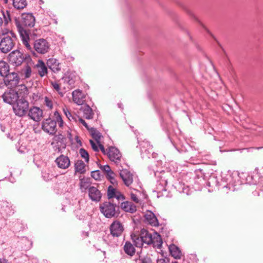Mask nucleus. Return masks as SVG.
<instances>
[{
	"instance_id": "nucleus-1",
	"label": "nucleus",
	"mask_w": 263,
	"mask_h": 263,
	"mask_svg": "<svg viewBox=\"0 0 263 263\" xmlns=\"http://www.w3.org/2000/svg\"><path fill=\"white\" fill-rule=\"evenodd\" d=\"M14 21L23 44L27 50L32 51V48L29 43V31L27 28L34 26L35 17L31 13H23L20 17H15Z\"/></svg>"
},
{
	"instance_id": "nucleus-2",
	"label": "nucleus",
	"mask_w": 263,
	"mask_h": 263,
	"mask_svg": "<svg viewBox=\"0 0 263 263\" xmlns=\"http://www.w3.org/2000/svg\"><path fill=\"white\" fill-rule=\"evenodd\" d=\"M54 117L55 119H52L48 118L44 119L42 123V128L46 133L50 135H54L57 131V123H59L60 127L63 125V121L62 118L58 111H55L54 113Z\"/></svg>"
},
{
	"instance_id": "nucleus-3",
	"label": "nucleus",
	"mask_w": 263,
	"mask_h": 263,
	"mask_svg": "<svg viewBox=\"0 0 263 263\" xmlns=\"http://www.w3.org/2000/svg\"><path fill=\"white\" fill-rule=\"evenodd\" d=\"M143 243L146 245L153 244V246L158 248L162 246V241L161 236L157 232L154 233L153 235L149 233L146 230L142 229L140 232Z\"/></svg>"
},
{
	"instance_id": "nucleus-4",
	"label": "nucleus",
	"mask_w": 263,
	"mask_h": 263,
	"mask_svg": "<svg viewBox=\"0 0 263 263\" xmlns=\"http://www.w3.org/2000/svg\"><path fill=\"white\" fill-rule=\"evenodd\" d=\"M101 213L107 218H117L119 216V206L116 203L105 201L100 205Z\"/></svg>"
},
{
	"instance_id": "nucleus-5",
	"label": "nucleus",
	"mask_w": 263,
	"mask_h": 263,
	"mask_svg": "<svg viewBox=\"0 0 263 263\" xmlns=\"http://www.w3.org/2000/svg\"><path fill=\"white\" fill-rule=\"evenodd\" d=\"M29 102L22 97L13 105V110L15 115L18 117L25 116L28 112Z\"/></svg>"
},
{
	"instance_id": "nucleus-6",
	"label": "nucleus",
	"mask_w": 263,
	"mask_h": 263,
	"mask_svg": "<svg viewBox=\"0 0 263 263\" xmlns=\"http://www.w3.org/2000/svg\"><path fill=\"white\" fill-rule=\"evenodd\" d=\"M50 46L49 43L44 39L36 40L33 43V49L40 54L47 53L50 49Z\"/></svg>"
},
{
	"instance_id": "nucleus-7",
	"label": "nucleus",
	"mask_w": 263,
	"mask_h": 263,
	"mask_svg": "<svg viewBox=\"0 0 263 263\" xmlns=\"http://www.w3.org/2000/svg\"><path fill=\"white\" fill-rule=\"evenodd\" d=\"M14 45L12 38L8 35L4 36L0 42V50L4 53H7L13 49Z\"/></svg>"
},
{
	"instance_id": "nucleus-8",
	"label": "nucleus",
	"mask_w": 263,
	"mask_h": 263,
	"mask_svg": "<svg viewBox=\"0 0 263 263\" xmlns=\"http://www.w3.org/2000/svg\"><path fill=\"white\" fill-rule=\"evenodd\" d=\"M8 58L9 62L15 66L21 65L25 60L23 54L17 50L10 53Z\"/></svg>"
},
{
	"instance_id": "nucleus-9",
	"label": "nucleus",
	"mask_w": 263,
	"mask_h": 263,
	"mask_svg": "<svg viewBox=\"0 0 263 263\" xmlns=\"http://www.w3.org/2000/svg\"><path fill=\"white\" fill-rule=\"evenodd\" d=\"M5 85L8 88H13L17 86L20 78L17 73L12 72L8 73L4 76Z\"/></svg>"
},
{
	"instance_id": "nucleus-10",
	"label": "nucleus",
	"mask_w": 263,
	"mask_h": 263,
	"mask_svg": "<svg viewBox=\"0 0 263 263\" xmlns=\"http://www.w3.org/2000/svg\"><path fill=\"white\" fill-rule=\"evenodd\" d=\"M2 98L5 102L11 105H13L20 99L17 92L13 89L5 91Z\"/></svg>"
},
{
	"instance_id": "nucleus-11",
	"label": "nucleus",
	"mask_w": 263,
	"mask_h": 263,
	"mask_svg": "<svg viewBox=\"0 0 263 263\" xmlns=\"http://www.w3.org/2000/svg\"><path fill=\"white\" fill-rule=\"evenodd\" d=\"M124 230L122 223L117 220L114 221L109 227L110 234L114 237L120 236Z\"/></svg>"
},
{
	"instance_id": "nucleus-12",
	"label": "nucleus",
	"mask_w": 263,
	"mask_h": 263,
	"mask_svg": "<svg viewBox=\"0 0 263 263\" xmlns=\"http://www.w3.org/2000/svg\"><path fill=\"white\" fill-rule=\"evenodd\" d=\"M27 113L29 118L36 122L40 121L43 117L42 109L36 106H33L28 109Z\"/></svg>"
},
{
	"instance_id": "nucleus-13",
	"label": "nucleus",
	"mask_w": 263,
	"mask_h": 263,
	"mask_svg": "<svg viewBox=\"0 0 263 263\" xmlns=\"http://www.w3.org/2000/svg\"><path fill=\"white\" fill-rule=\"evenodd\" d=\"M108 157L110 161L114 162L116 164H118L121 161V154L115 147H110L107 153Z\"/></svg>"
},
{
	"instance_id": "nucleus-14",
	"label": "nucleus",
	"mask_w": 263,
	"mask_h": 263,
	"mask_svg": "<svg viewBox=\"0 0 263 263\" xmlns=\"http://www.w3.org/2000/svg\"><path fill=\"white\" fill-rule=\"evenodd\" d=\"M61 81L66 86H64V89H70L74 86L76 82V76L72 73L68 72L61 79Z\"/></svg>"
},
{
	"instance_id": "nucleus-15",
	"label": "nucleus",
	"mask_w": 263,
	"mask_h": 263,
	"mask_svg": "<svg viewBox=\"0 0 263 263\" xmlns=\"http://www.w3.org/2000/svg\"><path fill=\"white\" fill-rule=\"evenodd\" d=\"M120 176L127 186H129L132 184L133 182V175L128 170L123 169L121 170Z\"/></svg>"
},
{
	"instance_id": "nucleus-16",
	"label": "nucleus",
	"mask_w": 263,
	"mask_h": 263,
	"mask_svg": "<svg viewBox=\"0 0 263 263\" xmlns=\"http://www.w3.org/2000/svg\"><path fill=\"white\" fill-rule=\"evenodd\" d=\"M89 198L93 201L99 202L102 197L101 192L95 186H90L88 190Z\"/></svg>"
},
{
	"instance_id": "nucleus-17",
	"label": "nucleus",
	"mask_w": 263,
	"mask_h": 263,
	"mask_svg": "<svg viewBox=\"0 0 263 263\" xmlns=\"http://www.w3.org/2000/svg\"><path fill=\"white\" fill-rule=\"evenodd\" d=\"M73 101L78 105H82L85 102V96L82 90H74L72 93Z\"/></svg>"
},
{
	"instance_id": "nucleus-18",
	"label": "nucleus",
	"mask_w": 263,
	"mask_h": 263,
	"mask_svg": "<svg viewBox=\"0 0 263 263\" xmlns=\"http://www.w3.org/2000/svg\"><path fill=\"white\" fill-rule=\"evenodd\" d=\"M55 162L59 167L62 169L68 168L70 164L69 159L68 157L61 155L55 160Z\"/></svg>"
},
{
	"instance_id": "nucleus-19",
	"label": "nucleus",
	"mask_w": 263,
	"mask_h": 263,
	"mask_svg": "<svg viewBox=\"0 0 263 263\" xmlns=\"http://www.w3.org/2000/svg\"><path fill=\"white\" fill-rule=\"evenodd\" d=\"M47 65L49 68L54 73L59 72L61 69V64L56 59H49L47 62Z\"/></svg>"
},
{
	"instance_id": "nucleus-20",
	"label": "nucleus",
	"mask_w": 263,
	"mask_h": 263,
	"mask_svg": "<svg viewBox=\"0 0 263 263\" xmlns=\"http://www.w3.org/2000/svg\"><path fill=\"white\" fill-rule=\"evenodd\" d=\"M121 209L126 212L134 213L137 211L136 206L130 201H124L121 204Z\"/></svg>"
},
{
	"instance_id": "nucleus-21",
	"label": "nucleus",
	"mask_w": 263,
	"mask_h": 263,
	"mask_svg": "<svg viewBox=\"0 0 263 263\" xmlns=\"http://www.w3.org/2000/svg\"><path fill=\"white\" fill-rule=\"evenodd\" d=\"M35 68L39 74L43 77L47 73L48 69L45 64L42 60H39L37 63L35 65Z\"/></svg>"
},
{
	"instance_id": "nucleus-22",
	"label": "nucleus",
	"mask_w": 263,
	"mask_h": 263,
	"mask_svg": "<svg viewBox=\"0 0 263 263\" xmlns=\"http://www.w3.org/2000/svg\"><path fill=\"white\" fill-rule=\"evenodd\" d=\"M145 220L151 226L157 227L159 225L158 220L155 214L151 212H148L145 215Z\"/></svg>"
},
{
	"instance_id": "nucleus-23",
	"label": "nucleus",
	"mask_w": 263,
	"mask_h": 263,
	"mask_svg": "<svg viewBox=\"0 0 263 263\" xmlns=\"http://www.w3.org/2000/svg\"><path fill=\"white\" fill-rule=\"evenodd\" d=\"M169 250L171 255L176 259H179L181 256V252L179 248L173 244L170 246Z\"/></svg>"
},
{
	"instance_id": "nucleus-24",
	"label": "nucleus",
	"mask_w": 263,
	"mask_h": 263,
	"mask_svg": "<svg viewBox=\"0 0 263 263\" xmlns=\"http://www.w3.org/2000/svg\"><path fill=\"white\" fill-rule=\"evenodd\" d=\"M83 110L84 117L86 119H92L93 117L94 114L91 108L88 105H85L82 107Z\"/></svg>"
},
{
	"instance_id": "nucleus-25",
	"label": "nucleus",
	"mask_w": 263,
	"mask_h": 263,
	"mask_svg": "<svg viewBox=\"0 0 263 263\" xmlns=\"http://www.w3.org/2000/svg\"><path fill=\"white\" fill-rule=\"evenodd\" d=\"M12 5L17 10H22L27 5L26 0H12Z\"/></svg>"
},
{
	"instance_id": "nucleus-26",
	"label": "nucleus",
	"mask_w": 263,
	"mask_h": 263,
	"mask_svg": "<svg viewBox=\"0 0 263 263\" xmlns=\"http://www.w3.org/2000/svg\"><path fill=\"white\" fill-rule=\"evenodd\" d=\"M125 252L128 255L133 256L135 253L134 246L129 241H126L124 246Z\"/></svg>"
},
{
	"instance_id": "nucleus-27",
	"label": "nucleus",
	"mask_w": 263,
	"mask_h": 263,
	"mask_svg": "<svg viewBox=\"0 0 263 263\" xmlns=\"http://www.w3.org/2000/svg\"><path fill=\"white\" fill-rule=\"evenodd\" d=\"M9 71V65L4 61H0V74L4 77Z\"/></svg>"
},
{
	"instance_id": "nucleus-28",
	"label": "nucleus",
	"mask_w": 263,
	"mask_h": 263,
	"mask_svg": "<svg viewBox=\"0 0 263 263\" xmlns=\"http://www.w3.org/2000/svg\"><path fill=\"white\" fill-rule=\"evenodd\" d=\"M75 170L76 172L83 174L85 172V164L84 162L81 160H79L77 161L75 163Z\"/></svg>"
},
{
	"instance_id": "nucleus-29",
	"label": "nucleus",
	"mask_w": 263,
	"mask_h": 263,
	"mask_svg": "<svg viewBox=\"0 0 263 263\" xmlns=\"http://www.w3.org/2000/svg\"><path fill=\"white\" fill-rule=\"evenodd\" d=\"M90 130L92 138L96 140L97 143H99L101 137V133L96 128L91 127Z\"/></svg>"
},
{
	"instance_id": "nucleus-30",
	"label": "nucleus",
	"mask_w": 263,
	"mask_h": 263,
	"mask_svg": "<svg viewBox=\"0 0 263 263\" xmlns=\"http://www.w3.org/2000/svg\"><path fill=\"white\" fill-rule=\"evenodd\" d=\"M137 263H153L149 255H139V258L136 260Z\"/></svg>"
},
{
	"instance_id": "nucleus-31",
	"label": "nucleus",
	"mask_w": 263,
	"mask_h": 263,
	"mask_svg": "<svg viewBox=\"0 0 263 263\" xmlns=\"http://www.w3.org/2000/svg\"><path fill=\"white\" fill-rule=\"evenodd\" d=\"M132 239L136 247L140 248L144 245L141 234H140V235L138 236L135 235L134 237H132Z\"/></svg>"
},
{
	"instance_id": "nucleus-32",
	"label": "nucleus",
	"mask_w": 263,
	"mask_h": 263,
	"mask_svg": "<svg viewBox=\"0 0 263 263\" xmlns=\"http://www.w3.org/2000/svg\"><path fill=\"white\" fill-rule=\"evenodd\" d=\"M90 182L88 179H83L80 181V188L82 192H85L86 190H89L90 186Z\"/></svg>"
},
{
	"instance_id": "nucleus-33",
	"label": "nucleus",
	"mask_w": 263,
	"mask_h": 263,
	"mask_svg": "<svg viewBox=\"0 0 263 263\" xmlns=\"http://www.w3.org/2000/svg\"><path fill=\"white\" fill-rule=\"evenodd\" d=\"M117 192L118 191L115 188L109 185L107 189V197L108 199L115 198Z\"/></svg>"
},
{
	"instance_id": "nucleus-34",
	"label": "nucleus",
	"mask_w": 263,
	"mask_h": 263,
	"mask_svg": "<svg viewBox=\"0 0 263 263\" xmlns=\"http://www.w3.org/2000/svg\"><path fill=\"white\" fill-rule=\"evenodd\" d=\"M2 16L4 19V23L7 25L11 21L10 12L9 10H6V11H2Z\"/></svg>"
},
{
	"instance_id": "nucleus-35",
	"label": "nucleus",
	"mask_w": 263,
	"mask_h": 263,
	"mask_svg": "<svg viewBox=\"0 0 263 263\" xmlns=\"http://www.w3.org/2000/svg\"><path fill=\"white\" fill-rule=\"evenodd\" d=\"M80 154L82 158H83L85 161L88 162L89 161V154L88 152L84 148H81L80 149Z\"/></svg>"
},
{
	"instance_id": "nucleus-36",
	"label": "nucleus",
	"mask_w": 263,
	"mask_h": 263,
	"mask_svg": "<svg viewBox=\"0 0 263 263\" xmlns=\"http://www.w3.org/2000/svg\"><path fill=\"white\" fill-rule=\"evenodd\" d=\"M24 78H28L31 76V69L30 66L27 65L25 68L23 69Z\"/></svg>"
},
{
	"instance_id": "nucleus-37",
	"label": "nucleus",
	"mask_w": 263,
	"mask_h": 263,
	"mask_svg": "<svg viewBox=\"0 0 263 263\" xmlns=\"http://www.w3.org/2000/svg\"><path fill=\"white\" fill-rule=\"evenodd\" d=\"M63 82L61 81V82L60 84H58L56 82H53L51 83L52 86L53 87V88L56 90L59 94H61L62 95V93L60 92V86L62 85Z\"/></svg>"
},
{
	"instance_id": "nucleus-38",
	"label": "nucleus",
	"mask_w": 263,
	"mask_h": 263,
	"mask_svg": "<svg viewBox=\"0 0 263 263\" xmlns=\"http://www.w3.org/2000/svg\"><path fill=\"white\" fill-rule=\"evenodd\" d=\"M45 104L50 109H51L53 107L52 100L47 97H45Z\"/></svg>"
},
{
	"instance_id": "nucleus-39",
	"label": "nucleus",
	"mask_w": 263,
	"mask_h": 263,
	"mask_svg": "<svg viewBox=\"0 0 263 263\" xmlns=\"http://www.w3.org/2000/svg\"><path fill=\"white\" fill-rule=\"evenodd\" d=\"M42 176L45 180L49 181L52 179L53 175L52 174H50L49 173H47L46 172H43Z\"/></svg>"
},
{
	"instance_id": "nucleus-40",
	"label": "nucleus",
	"mask_w": 263,
	"mask_h": 263,
	"mask_svg": "<svg viewBox=\"0 0 263 263\" xmlns=\"http://www.w3.org/2000/svg\"><path fill=\"white\" fill-rule=\"evenodd\" d=\"M100 168L104 173L105 175L111 170V168L108 165H100Z\"/></svg>"
},
{
	"instance_id": "nucleus-41",
	"label": "nucleus",
	"mask_w": 263,
	"mask_h": 263,
	"mask_svg": "<svg viewBox=\"0 0 263 263\" xmlns=\"http://www.w3.org/2000/svg\"><path fill=\"white\" fill-rule=\"evenodd\" d=\"M91 177L96 180H98L100 178V171L99 170L91 172Z\"/></svg>"
},
{
	"instance_id": "nucleus-42",
	"label": "nucleus",
	"mask_w": 263,
	"mask_h": 263,
	"mask_svg": "<svg viewBox=\"0 0 263 263\" xmlns=\"http://www.w3.org/2000/svg\"><path fill=\"white\" fill-rule=\"evenodd\" d=\"M63 112H64V114L65 115V116H66V117L69 120H71V118H72V119H73V118L72 117L71 113L70 112V111L68 110V109L67 108H63Z\"/></svg>"
},
{
	"instance_id": "nucleus-43",
	"label": "nucleus",
	"mask_w": 263,
	"mask_h": 263,
	"mask_svg": "<svg viewBox=\"0 0 263 263\" xmlns=\"http://www.w3.org/2000/svg\"><path fill=\"white\" fill-rule=\"evenodd\" d=\"M156 263H170V259L167 257L158 258Z\"/></svg>"
},
{
	"instance_id": "nucleus-44",
	"label": "nucleus",
	"mask_w": 263,
	"mask_h": 263,
	"mask_svg": "<svg viewBox=\"0 0 263 263\" xmlns=\"http://www.w3.org/2000/svg\"><path fill=\"white\" fill-rule=\"evenodd\" d=\"M90 143L93 150L95 152H99V147L97 144L92 140H90Z\"/></svg>"
},
{
	"instance_id": "nucleus-45",
	"label": "nucleus",
	"mask_w": 263,
	"mask_h": 263,
	"mask_svg": "<svg viewBox=\"0 0 263 263\" xmlns=\"http://www.w3.org/2000/svg\"><path fill=\"white\" fill-rule=\"evenodd\" d=\"M115 198H116L118 200H123L125 199L124 196L120 192H117Z\"/></svg>"
},
{
	"instance_id": "nucleus-46",
	"label": "nucleus",
	"mask_w": 263,
	"mask_h": 263,
	"mask_svg": "<svg viewBox=\"0 0 263 263\" xmlns=\"http://www.w3.org/2000/svg\"><path fill=\"white\" fill-rule=\"evenodd\" d=\"M141 145L142 147H145L146 146L147 147L148 151H150L152 148V145H150L148 142L143 141ZM148 153H150V152H148Z\"/></svg>"
},
{
	"instance_id": "nucleus-47",
	"label": "nucleus",
	"mask_w": 263,
	"mask_h": 263,
	"mask_svg": "<svg viewBox=\"0 0 263 263\" xmlns=\"http://www.w3.org/2000/svg\"><path fill=\"white\" fill-rule=\"evenodd\" d=\"M130 198H131L132 200L133 201H134L135 202L137 203H139L140 200L137 197L136 195H135V194L132 193L130 194Z\"/></svg>"
},
{
	"instance_id": "nucleus-48",
	"label": "nucleus",
	"mask_w": 263,
	"mask_h": 263,
	"mask_svg": "<svg viewBox=\"0 0 263 263\" xmlns=\"http://www.w3.org/2000/svg\"><path fill=\"white\" fill-rule=\"evenodd\" d=\"M105 175L107 179H110V178L115 177L116 176L115 174L111 170L108 173L105 174Z\"/></svg>"
},
{
	"instance_id": "nucleus-49",
	"label": "nucleus",
	"mask_w": 263,
	"mask_h": 263,
	"mask_svg": "<svg viewBox=\"0 0 263 263\" xmlns=\"http://www.w3.org/2000/svg\"><path fill=\"white\" fill-rule=\"evenodd\" d=\"M79 121L88 130L90 129V128L88 127V124L86 123V122L82 119V118L79 119Z\"/></svg>"
},
{
	"instance_id": "nucleus-50",
	"label": "nucleus",
	"mask_w": 263,
	"mask_h": 263,
	"mask_svg": "<svg viewBox=\"0 0 263 263\" xmlns=\"http://www.w3.org/2000/svg\"><path fill=\"white\" fill-rule=\"evenodd\" d=\"M5 85V78L4 77L0 78V88H2Z\"/></svg>"
},
{
	"instance_id": "nucleus-51",
	"label": "nucleus",
	"mask_w": 263,
	"mask_h": 263,
	"mask_svg": "<svg viewBox=\"0 0 263 263\" xmlns=\"http://www.w3.org/2000/svg\"><path fill=\"white\" fill-rule=\"evenodd\" d=\"M98 145H99V149L100 148V150L101 151V152L104 154H106V151L105 149V148L104 147V146L101 144L100 142L99 143H98Z\"/></svg>"
},
{
	"instance_id": "nucleus-52",
	"label": "nucleus",
	"mask_w": 263,
	"mask_h": 263,
	"mask_svg": "<svg viewBox=\"0 0 263 263\" xmlns=\"http://www.w3.org/2000/svg\"><path fill=\"white\" fill-rule=\"evenodd\" d=\"M108 180H109L110 183L112 184H113L114 185H117L118 184L117 181L116 180V179H115V177H113V178H110V179H108Z\"/></svg>"
},
{
	"instance_id": "nucleus-53",
	"label": "nucleus",
	"mask_w": 263,
	"mask_h": 263,
	"mask_svg": "<svg viewBox=\"0 0 263 263\" xmlns=\"http://www.w3.org/2000/svg\"><path fill=\"white\" fill-rule=\"evenodd\" d=\"M223 189L226 190L225 191H226L227 193H228V189H229V190H231V186H230V185H226V186H224L223 187Z\"/></svg>"
},
{
	"instance_id": "nucleus-54",
	"label": "nucleus",
	"mask_w": 263,
	"mask_h": 263,
	"mask_svg": "<svg viewBox=\"0 0 263 263\" xmlns=\"http://www.w3.org/2000/svg\"><path fill=\"white\" fill-rule=\"evenodd\" d=\"M259 181H258V183H260L261 185H263V177H261L259 178Z\"/></svg>"
},
{
	"instance_id": "nucleus-55",
	"label": "nucleus",
	"mask_w": 263,
	"mask_h": 263,
	"mask_svg": "<svg viewBox=\"0 0 263 263\" xmlns=\"http://www.w3.org/2000/svg\"><path fill=\"white\" fill-rule=\"evenodd\" d=\"M3 23V18L0 16V27L2 26Z\"/></svg>"
},
{
	"instance_id": "nucleus-56",
	"label": "nucleus",
	"mask_w": 263,
	"mask_h": 263,
	"mask_svg": "<svg viewBox=\"0 0 263 263\" xmlns=\"http://www.w3.org/2000/svg\"><path fill=\"white\" fill-rule=\"evenodd\" d=\"M76 141H77V142L78 143H80V144H81V140L79 139V137H76Z\"/></svg>"
},
{
	"instance_id": "nucleus-57",
	"label": "nucleus",
	"mask_w": 263,
	"mask_h": 263,
	"mask_svg": "<svg viewBox=\"0 0 263 263\" xmlns=\"http://www.w3.org/2000/svg\"><path fill=\"white\" fill-rule=\"evenodd\" d=\"M231 190H232V191H234V190H235L234 187H232V189H231Z\"/></svg>"
},
{
	"instance_id": "nucleus-58",
	"label": "nucleus",
	"mask_w": 263,
	"mask_h": 263,
	"mask_svg": "<svg viewBox=\"0 0 263 263\" xmlns=\"http://www.w3.org/2000/svg\"><path fill=\"white\" fill-rule=\"evenodd\" d=\"M262 148V147H257L256 148L259 149H260V148Z\"/></svg>"
},
{
	"instance_id": "nucleus-59",
	"label": "nucleus",
	"mask_w": 263,
	"mask_h": 263,
	"mask_svg": "<svg viewBox=\"0 0 263 263\" xmlns=\"http://www.w3.org/2000/svg\"><path fill=\"white\" fill-rule=\"evenodd\" d=\"M172 263H178L177 261H174V262H173Z\"/></svg>"
},
{
	"instance_id": "nucleus-60",
	"label": "nucleus",
	"mask_w": 263,
	"mask_h": 263,
	"mask_svg": "<svg viewBox=\"0 0 263 263\" xmlns=\"http://www.w3.org/2000/svg\"><path fill=\"white\" fill-rule=\"evenodd\" d=\"M257 194L258 196H259V193H257Z\"/></svg>"
}]
</instances>
